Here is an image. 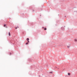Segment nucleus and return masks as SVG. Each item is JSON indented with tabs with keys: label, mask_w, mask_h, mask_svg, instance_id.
<instances>
[{
	"label": "nucleus",
	"mask_w": 77,
	"mask_h": 77,
	"mask_svg": "<svg viewBox=\"0 0 77 77\" xmlns=\"http://www.w3.org/2000/svg\"><path fill=\"white\" fill-rule=\"evenodd\" d=\"M8 35L9 36H10L11 35V33H10V32H8Z\"/></svg>",
	"instance_id": "nucleus-1"
},
{
	"label": "nucleus",
	"mask_w": 77,
	"mask_h": 77,
	"mask_svg": "<svg viewBox=\"0 0 77 77\" xmlns=\"http://www.w3.org/2000/svg\"><path fill=\"white\" fill-rule=\"evenodd\" d=\"M74 41H75V42H76V41H77V39H74Z\"/></svg>",
	"instance_id": "nucleus-2"
},
{
	"label": "nucleus",
	"mask_w": 77,
	"mask_h": 77,
	"mask_svg": "<svg viewBox=\"0 0 77 77\" xmlns=\"http://www.w3.org/2000/svg\"><path fill=\"white\" fill-rule=\"evenodd\" d=\"M71 75V74L70 73H68V75Z\"/></svg>",
	"instance_id": "nucleus-3"
},
{
	"label": "nucleus",
	"mask_w": 77,
	"mask_h": 77,
	"mask_svg": "<svg viewBox=\"0 0 77 77\" xmlns=\"http://www.w3.org/2000/svg\"><path fill=\"white\" fill-rule=\"evenodd\" d=\"M27 41H29V38H27L26 39Z\"/></svg>",
	"instance_id": "nucleus-4"
},
{
	"label": "nucleus",
	"mask_w": 77,
	"mask_h": 77,
	"mask_svg": "<svg viewBox=\"0 0 77 77\" xmlns=\"http://www.w3.org/2000/svg\"><path fill=\"white\" fill-rule=\"evenodd\" d=\"M44 30H47V29L46 28H44Z\"/></svg>",
	"instance_id": "nucleus-5"
},
{
	"label": "nucleus",
	"mask_w": 77,
	"mask_h": 77,
	"mask_svg": "<svg viewBox=\"0 0 77 77\" xmlns=\"http://www.w3.org/2000/svg\"><path fill=\"white\" fill-rule=\"evenodd\" d=\"M67 48H69V47H70V46H67Z\"/></svg>",
	"instance_id": "nucleus-6"
},
{
	"label": "nucleus",
	"mask_w": 77,
	"mask_h": 77,
	"mask_svg": "<svg viewBox=\"0 0 77 77\" xmlns=\"http://www.w3.org/2000/svg\"><path fill=\"white\" fill-rule=\"evenodd\" d=\"M4 27H5L6 26V25L5 24L4 25Z\"/></svg>",
	"instance_id": "nucleus-7"
},
{
	"label": "nucleus",
	"mask_w": 77,
	"mask_h": 77,
	"mask_svg": "<svg viewBox=\"0 0 77 77\" xmlns=\"http://www.w3.org/2000/svg\"><path fill=\"white\" fill-rule=\"evenodd\" d=\"M15 29H17V27H15Z\"/></svg>",
	"instance_id": "nucleus-8"
},
{
	"label": "nucleus",
	"mask_w": 77,
	"mask_h": 77,
	"mask_svg": "<svg viewBox=\"0 0 77 77\" xmlns=\"http://www.w3.org/2000/svg\"><path fill=\"white\" fill-rule=\"evenodd\" d=\"M28 44V43H26V45Z\"/></svg>",
	"instance_id": "nucleus-9"
},
{
	"label": "nucleus",
	"mask_w": 77,
	"mask_h": 77,
	"mask_svg": "<svg viewBox=\"0 0 77 77\" xmlns=\"http://www.w3.org/2000/svg\"><path fill=\"white\" fill-rule=\"evenodd\" d=\"M28 42H29V41H28Z\"/></svg>",
	"instance_id": "nucleus-10"
},
{
	"label": "nucleus",
	"mask_w": 77,
	"mask_h": 77,
	"mask_svg": "<svg viewBox=\"0 0 77 77\" xmlns=\"http://www.w3.org/2000/svg\"><path fill=\"white\" fill-rule=\"evenodd\" d=\"M43 29H44V27H43Z\"/></svg>",
	"instance_id": "nucleus-11"
},
{
	"label": "nucleus",
	"mask_w": 77,
	"mask_h": 77,
	"mask_svg": "<svg viewBox=\"0 0 77 77\" xmlns=\"http://www.w3.org/2000/svg\"><path fill=\"white\" fill-rule=\"evenodd\" d=\"M17 28H19V27L18 26H17Z\"/></svg>",
	"instance_id": "nucleus-12"
}]
</instances>
